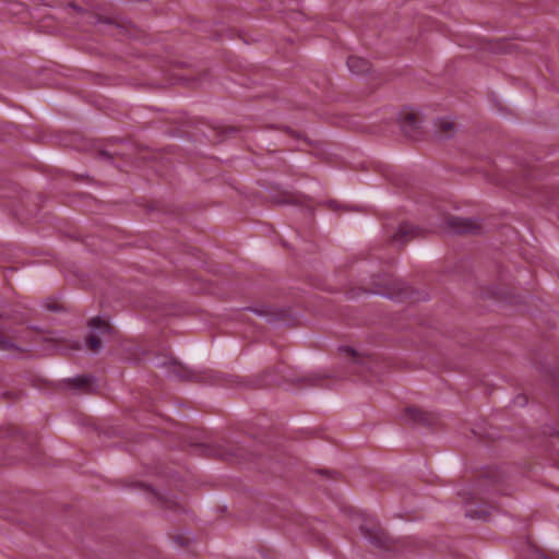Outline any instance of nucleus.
Listing matches in <instances>:
<instances>
[{
	"instance_id": "2",
	"label": "nucleus",
	"mask_w": 559,
	"mask_h": 559,
	"mask_svg": "<svg viewBox=\"0 0 559 559\" xmlns=\"http://www.w3.org/2000/svg\"><path fill=\"white\" fill-rule=\"evenodd\" d=\"M447 230L453 233H466L475 229V224L471 219L452 217L448 221Z\"/></svg>"
},
{
	"instance_id": "4",
	"label": "nucleus",
	"mask_w": 559,
	"mask_h": 559,
	"mask_svg": "<svg viewBox=\"0 0 559 559\" xmlns=\"http://www.w3.org/2000/svg\"><path fill=\"white\" fill-rule=\"evenodd\" d=\"M347 67L354 74H362L368 71V62L359 57H349L347 59Z\"/></svg>"
},
{
	"instance_id": "10",
	"label": "nucleus",
	"mask_w": 559,
	"mask_h": 559,
	"mask_svg": "<svg viewBox=\"0 0 559 559\" xmlns=\"http://www.w3.org/2000/svg\"><path fill=\"white\" fill-rule=\"evenodd\" d=\"M415 413H416V411H415V409H408V411H407V414H411V415H414Z\"/></svg>"
},
{
	"instance_id": "7",
	"label": "nucleus",
	"mask_w": 559,
	"mask_h": 559,
	"mask_svg": "<svg viewBox=\"0 0 559 559\" xmlns=\"http://www.w3.org/2000/svg\"><path fill=\"white\" fill-rule=\"evenodd\" d=\"M399 233L402 234L404 237L408 236V234L411 233V227L409 226H401L400 229H399Z\"/></svg>"
},
{
	"instance_id": "8",
	"label": "nucleus",
	"mask_w": 559,
	"mask_h": 559,
	"mask_svg": "<svg viewBox=\"0 0 559 559\" xmlns=\"http://www.w3.org/2000/svg\"><path fill=\"white\" fill-rule=\"evenodd\" d=\"M516 403L520 404V405H524L526 403V399L524 396H520V397H518V402Z\"/></svg>"
},
{
	"instance_id": "1",
	"label": "nucleus",
	"mask_w": 559,
	"mask_h": 559,
	"mask_svg": "<svg viewBox=\"0 0 559 559\" xmlns=\"http://www.w3.org/2000/svg\"><path fill=\"white\" fill-rule=\"evenodd\" d=\"M88 325H90V329H91V335L87 338V347L92 352H97V350L100 349V340H99V337L102 335L110 333L111 328H110V325L108 323V320L104 319V318H100V317L93 318L90 321Z\"/></svg>"
},
{
	"instance_id": "9",
	"label": "nucleus",
	"mask_w": 559,
	"mask_h": 559,
	"mask_svg": "<svg viewBox=\"0 0 559 559\" xmlns=\"http://www.w3.org/2000/svg\"><path fill=\"white\" fill-rule=\"evenodd\" d=\"M534 559H547L545 556L536 554Z\"/></svg>"
},
{
	"instance_id": "6",
	"label": "nucleus",
	"mask_w": 559,
	"mask_h": 559,
	"mask_svg": "<svg viewBox=\"0 0 559 559\" xmlns=\"http://www.w3.org/2000/svg\"><path fill=\"white\" fill-rule=\"evenodd\" d=\"M20 349V347L15 346V344L4 336L0 335V349L3 350H13V349Z\"/></svg>"
},
{
	"instance_id": "5",
	"label": "nucleus",
	"mask_w": 559,
	"mask_h": 559,
	"mask_svg": "<svg viewBox=\"0 0 559 559\" xmlns=\"http://www.w3.org/2000/svg\"><path fill=\"white\" fill-rule=\"evenodd\" d=\"M341 350L345 357H347L354 361H359L360 354L356 349H354L352 347H342Z\"/></svg>"
},
{
	"instance_id": "3",
	"label": "nucleus",
	"mask_w": 559,
	"mask_h": 559,
	"mask_svg": "<svg viewBox=\"0 0 559 559\" xmlns=\"http://www.w3.org/2000/svg\"><path fill=\"white\" fill-rule=\"evenodd\" d=\"M436 130L440 138H448L454 133L455 123L449 118H441L436 122Z\"/></svg>"
}]
</instances>
